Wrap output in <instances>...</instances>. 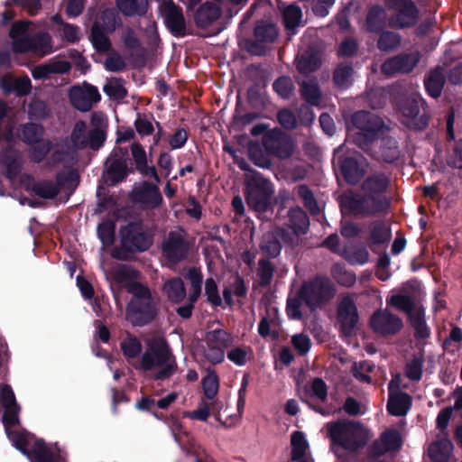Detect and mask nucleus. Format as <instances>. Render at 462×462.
<instances>
[{
  "instance_id": "obj_11",
  "label": "nucleus",
  "mask_w": 462,
  "mask_h": 462,
  "mask_svg": "<svg viewBox=\"0 0 462 462\" xmlns=\"http://www.w3.org/2000/svg\"><path fill=\"white\" fill-rule=\"evenodd\" d=\"M282 244L294 245L295 236L284 227L276 226L263 234L259 248L263 258H277L281 254Z\"/></svg>"
},
{
  "instance_id": "obj_21",
  "label": "nucleus",
  "mask_w": 462,
  "mask_h": 462,
  "mask_svg": "<svg viewBox=\"0 0 462 462\" xmlns=\"http://www.w3.org/2000/svg\"><path fill=\"white\" fill-rule=\"evenodd\" d=\"M134 172V168L128 167L125 162L106 159L105 162L104 178L107 186L113 187L125 181Z\"/></svg>"
},
{
  "instance_id": "obj_4",
  "label": "nucleus",
  "mask_w": 462,
  "mask_h": 462,
  "mask_svg": "<svg viewBox=\"0 0 462 462\" xmlns=\"http://www.w3.org/2000/svg\"><path fill=\"white\" fill-rule=\"evenodd\" d=\"M245 198L247 206L254 210L260 218H268L273 212V196L274 193L273 183L263 178L259 172L245 179Z\"/></svg>"
},
{
  "instance_id": "obj_49",
  "label": "nucleus",
  "mask_w": 462,
  "mask_h": 462,
  "mask_svg": "<svg viewBox=\"0 0 462 462\" xmlns=\"http://www.w3.org/2000/svg\"><path fill=\"white\" fill-rule=\"evenodd\" d=\"M29 158L34 163H40L44 161L47 155L53 148V143L49 139H41L38 143L30 145Z\"/></svg>"
},
{
  "instance_id": "obj_17",
  "label": "nucleus",
  "mask_w": 462,
  "mask_h": 462,
  "mask_svg": "<svg viewBox=\"0 0 462 462\" xmlns=\"http://www.w3.org/2000/svg\"><path fill=\"white\" fill-rule=\"evenodd\" d=\"M368 236L366 238L370 250L379 254L380 247L387 246L392 239V231L389 225L383 220H374L368 225Z\"/></svg>"
},
{
  "instance_id": "obj_54",
  "label": "nucleus",
  "mask_w": 462,
  "mask_h": 462,
  "mask_svg": "<svg viewBox=\"0 0 462 462\" xmlns=\"http://www.w3.org/2000/svg\"><path fill=\"white\" fill-rule=\"evenodd\" d=\"M298 197L303 201L304 206L310 210L312 216L318 214V200L312 190L306 184H300L296 188Z\"/></svg>"
},
{
  "instance_id": "obj_18",
  "label": "nucleus",
  "mask_w": 462,
  "mask_h": 462,
  "mask_svg": "<svg viewBox=\"0 0 462 462\" xmlns=\"http://www.w3.org/2000/svg\"><path fill=\"white\" fill-rule=\"evenodd\" d=\"M158 184L149 181L142 182L138 188L133 190V200L146 206L148 208L154 209L159 208L163 202V198Z\"/></svg>"
},
{
  "instance_id": "obj_26",
  "label": "nucleus",
  "mask_w": 462,
  "mask_h": 462,
  "mask_svg": "<svg viewBox=\"0 0 462 462\" xmlns=\"http://www.w3.org/2000/svg\"><path fill=\"white\" fill-rule=\"evenodd\" d=\"M288 226L295 236V245L299 236L306 235L310 227V217L300 207L291 208L288 211Z\"/></svg>"
},
{
  "instance_id": "obj_42",
  "label": "nucleus",
  "mask_w": 462,
  "mask_h": 462,
  "mask_svg": "<svg viewBox=\"0 0 462 462\" xmlns=\"http://www.w3.org/2000/svg\"><path fill=\"white\" fill-rule=\"evenodd\" d=\"M354 69L350 63H339L333 72V82L338 88L345 89L351 85Z\"/></svg>"
},
{
  "instance_id": "obj_12",
  "label": "nucleus",
  "mask_w": 462,
  "mask_h": 462,
  "mask_svg": "<svg viewBox=\"0 0 462 462\" xmlns=\"http://www.w3.org/2000/svg\"><path fill=\"white\" fill-rule=\"evenodd\" d=\"M369 326L374 333L385 337L399 333L403 327V322L388 309H379L370 317Z\"/></svg>"
},
{
  "instance_id": "obj_20",
  "label": "nucleus",
  "mask_w": 462,
  "mask_h": 462,
  "mask_svg": "<svg viewBox=\"0 0 462 462\" xmlns=\"http://www.w3.org/2000/svg\"><path fill=\"white\" fill-rule=\"evenodd\" d=\"M337 165L343 179L349 185L358 184L365 177V170L361 167L358 160L353 156H339Z\"/></svg>"
},
{
  "instance_id": "obj_13",
  "label": "nucleus",
  "mask_w": 462,
  "mask_h": 462,
  "mask_svg": "<svg viewBox=\"0 0 462 462\" xmlns=\"http://www.w3.org/2000/svg\"><path fill=\"white\" fill-rule=\"evenodd\" d=\"M161 12L164 24L172 36L181 38L187 35L186 21L180 5H176L173 0H165Z\"/></svg>"
},
{
  "instance_id": "obj_58",
  "label": "nucleus",
  "mask_w": 462,
  "mask_h": 462,
  "mask_svg": "<svg viewBox=\"0 0 462 462\" xmlns=\"http://www.w3.org/2000/svg\"><path fill=\"white\" fill-rule=\"evenodd\" d=\"M120 347L126 358H135L143 349L141 341L130 334L120 343Z\"/></svg>"
},
{
  "instance_id": "obj_31",
  "label": "nucleus",
  "mask_w": 462,
  "mask_h": 462,
  "mask_svg": "<svg viewBox=\"0 0 462 462\" xmlns=\"http://www.w3.org/2000/svg\"><path fill=\"white\" fill-rule=\"evenodd\" d=\"M221 15V9L212 2L199 5L194 14V21L199 28L204 29L211 25Z\"/></svg>"
},
{
  "instance_id": "obj_46",
  "label": "nucleus",
  "mask_w": 462,
  "mask_h": 462,
  "mask_svg": "<svg viewBox=\"0 0 462 462\" xmlns=\"http://www.w3.org/2000/svg\"><path fill=\"white\" fill-rule=\"evenodd\" d=\"M254 34L261 42L273 43L277 39L278 32L274 24L261 21L255 25Z\"/></svg>"
},
{
  "instance_id": "obj_38",
  "label": "nucleus",
  "mask_w": 462,
  "mask_h": 462,
  "mask_svg": "<svg viewBox=\"0 0 462 462\" xmlns=\"http://www.w3.org/2000/svg\"><path fill=\"white\" fill-rule=\"evenodd\" d=\"M106 31L99 22H95L90 30V41L95 50L99 53H105L112 48L111 41L106 35Z\"/></svg>"
},
{
  "instance_id": "obj_64",
  "label": "nucleus",
  "mask_w": 462,
  "mask_h": 462,
  "mask_svg": "<svg viewBox=\"0 0 462 462\" xmlns=\"http://www.w3.org/2000/svg\"><path fill=\"white\" fill-rule=\"evenodd\" d=\"M277 121L285 130H295L299 124L296 114L288 107H283L277 112Z\"/></svg>"
},
{
  "instance_id": "obj_22",
  "label": "nucleus",
  "mask_w": 462,
  "mask_h": 462,
  "mask_svg": "<svg viewBox=\"0 0 462 462\" xmlns=\"http://www.w3.org/2000/svg\"><path fill=\"white\" fill-rule=\"evenodd\" d=\"M131 153L135 165L134 171H136L143 177L152 178L156 183H160L161 179L157 170L153 165H148L146 152L140 143L131 144Z\"/></svg>"
},
{
  "instance_id": "obj_3",
  "label": "nucleus",
  "mask_w": 462,
  "mask_h": 462,
  "mask_svg": "<svg viewBox=\"0 0 462 462\" xmlns=\"http://www.w3.org/2000/svg\"><path fill=\"white\" fill-rule=\"evenodd\" d=\"M156 367H161L153 376L157 381L170 378L177 369V364L165 339L151 341L139 364L134 365L135 369L145 372Z\"/></svg>"
},
{
  "instance_id": "obj_29",
  "label": "nucleus",
  "mask_w": 462,
  "mask_h": 462,
  "mask_svg": "<svg viewBox=\"0 0 462 462\" xmlns=\"http://www.w3.org/2000/svg\"><path fill=\"white\" fill-rule=\"evenodd\" d=\"M454 446L448 436H438L428 449L430 458L433 462H448L452 455Z\"/></svg>"
},
{
  "instance_id": "obj_28",
  "label": "nucleus",
  "mask_w": 462,
  "mask_h": 462,
  "mask_svg": "<svg viewBox=\"0 0 462 462\" xmlns=\"http://www.w3.org/2000/svg\"><path fill=\"white\" fill-rule=\"evenodd\" d=\"M412 405L411 396L405 392L388 394L386 410L389 414L396 417L405 416Z\"/></svg>"
},
{
  "instance_id": "obj_34",
  "label": "nucleus",
  "mask_w": 462,
  "mask_h": 462,
  "mask_svg": "<svg viewBox=\"0 0 462 462\" xmlns=\"http://www.w3.org/2000/svg\"><path fill=\"white\" fill-rule=\"evenodd\" d=\"M401 157L398 142L393 137L384 138L380 146L378 154L374 158L378 162H383L388 164L396 162Z\"/></svg>"
},
{
  "instance_id": "obj_30",
  "label": "nucleus",
  "mask_w": 462,
  "mask_h": 462,
  "mask_svg": "<svg viewBox=\"0 0 462 462\" xmlns=\"http://www.w3.org/2000/svg\"><path fill=\"white\" fill-rule=\"evenodd\" d=\"M387 13L380 5H372L365 16V29L370 33H379L386 28Z\"/></svg>"
},
{
  "instance_id": "obj_5",
  "label": "nucleus",
  "mask_w": 462,
  "mask_h": 462,
  "mask_svg": "<svg viewBox=\"0 0 462 462\" xmlns=\"http://www.w3.org/2000/svg\"><path fill=\"white\" fill-rule=\"evenodd\" d=\"M401 123L410 131L422 132L431 119L430 109L425 99L418 93H411L397 100Z\"/></svg>"
},
{
  "instance_id": "obj_44",
  "label": "nucleus",
  "mask_w": 462,
  "mask_h": 462,
  "mask_svg": "<svg viewBox=\"0 0 462 462\" xmlns=\"http://www.w3.org/2000/svg\"><path fill=\"white\" fill-rule=\"evenodd\" d=\"M276 271L275 265L268 258H260L258 261V267L256 271L259 279V284L262 287H267L271 284L274 273Z\"/></svg>"
},
{
  "instance_id": "obj_63",
  "label": "nucleus",
  "mask_w": 462,
  "mask_h": 462,
  "mask_svg": "<svg viewBox=\"0 0 462 462\" xmlns=\"http://www.w3.org/2000/svg\"><path fill=\"white\" fill-rule=\"evenodd\" d=\"M301 399L313 411H318V377L312 378L310 383L304 386Z\"/></svg>"
},
{
  "instance_id": "obj_10",
  "label": "nucleus",
  "mask_w": 462,
  "mask_h": 462,
  "mask_svg": "<svg viewBox=\"0 0 462 462\" xmlns=\"http://www.w3.org/2000/svg\"><path fill=\"white\" fill-rule=\"evenodd\" d=\"M262 143L268 155L281 160L290 158L294 152L291 136L279 127L267 131L262 138Z\"/></svg>"
},
{
  "instance_id": "obj_37",
  "label": "nucleus",
  "mask_w": 462,
  "mask_h": 462,
  "mask_svg": "<svg viewBox=\"0 0 462 462\" xmlns=\"http://www.w3.org/2000/svg\"><path fill=\"white\" fill-rule=\"evenodd\" d=\"M162 291L171 302L176 304L180 303L187 295L184 282L180 277L167 280L162 286Z\"/></svg>"
},
{
  "instance_id": "obj_51",
  "label": "nucleus",
  "mask_w": 462,
  "mask_h": 462,
  "mask_svg": "<svg viewBox=\"0 0 462 462\" xmlns=\"http://www.w3.org/2000/svg\"><path fill=\"white\" fill-rule=\"evenodd\" d=\"M79 176L74 170H70L67 172L60 171L56 174V182L61 189L69 191V194L73 193L79 185Z\"/></svg>"
},
{
  "instance_id": "obj_14",
  "label": "nucleus",
  "mask_w": 462,
  "mask_h": 462,
  "mask_svg": "<svg viewBox=\"0 0 462 462\" xmlns=\"http://www.w3.org/2000/svg\"><path fill=\"white\" fill-rule=\"evenodd\" d=\"M337 319L343 335H353L359 321V314L355 300L349 296L344 297L338 303Z\"/></svg>"
},
{
  "instance_id": "obj_32",
  "label": "nucleus",
  "mask_w": 462,
  "mask_h": 462,
  "mask_svg": "<svg viewBox=\"0 0 462 462\" xmlns=\"http://www.w3.org/2000/svg\"><path fill=\"white\" fill-rule=\"evenodd\" d=\"M291 459L296 462H310L307 458L309 442L304 432L295 430L291 434Z\"/></svg>"
},
{
  "instance_id": "obj_6",
  "label": "nucleus",
  "mask_w": 462,
  "mask_h": 462,
  "mask_svg": "<svg viewBox=\"0 0 462 462\" xmlns=\"http://www.w3.org/2000/svg\"><path fill=\"white\" fill-rule=\"evenodd\" d=\"M328 426L332 444L345 450L356 452L368 442L369 431L360 422L338 420Z\"/></svg>"
},
{
  "instance_id": "obj_25",
  "label": "nucleus",
  "mask_w": 462,
  "mask_h": 462,
  "mask_svg": "<svg viewBox=\"0 0 462 462\" xmlns=\"http://www.w3.org/2000/svg\"><path fill=\"white\" fill-rule=\"evenodd\" d=\"M351 122L359 132L378 134L383 125V120L379 116L365 110L355 112L352 116Z\"/></svg>"
},
{
  "instance_id": "obj_9",
  "label": "nucleus",
  "mask_w": 462,
  "mask_h": 462,
  "mask_svg": "<svg viewBox=\"0 0 462 462\" xmlns=\"http://www.w3.org/2000/svg\"><path fill=\"white\" fill-rule=\"evenodd\" d=\"M390 10L395 13L389 19V26L396 30L415 27L420 17L419 7L412 0H384Z\"/></svg>"
},
{
  "instance_id": "obj_8",
  "label": "nucleus",
  "mask_w": 462,
  "mask_h": 462,
  "mask_svg": "<svg viewBox=\"0 0 462 462\" xmlns=\"http://www.w3.org/2000/svg\"><path fill=\"white\" fill-rule=\"evenodd\" d=\"M302 304L310 312H315L318 309V274L310 281L304 282L294 297L287 299L286 313L290 319H303V313L300 310Z\"/></svg>"
},
{
  "instance_id": "obj_56",
  "label": "nucleus",
  "mask_w": 462,
  "mask_h": 462,
  "mask_svg": "<svg viewBox=\"0 0 462 462\" xmlns=\"http://www.w3.org/2000/svg\"><path fill=\"white\" fill-rule=\"evenodd\" d=\"M69 99L72 106L81 112L89 111L93 106L84 95L82 88L79 86H74L70 88Z\"/></svg>"
},
{
  "instance_id": "obj_41",
  "label": "nucleus",
  "mask_w": 462,
  "mask_h": 462,
  "mask_svg": "<svg viewBox=\"0 0 462 462\" xmlns=\"http://www.w3.org/2000/svg\"><path fill=\"white\" fill-rule=\"evenodd\" d=\"M273 89L283 100H290L295 97V84L290 76L278 77L273 83Z\"/></svg>"
},
{
  "instance_id": "obj_60",
  "label": "nucleus",
  "mask_w": 462,
  "mask_h": 462,
  "mask_svg": "<svg viewBox=\"0 0 462 462\" xmlns=\"http://www.w3.org/2000/svg\"><path fill=\"white\" fill-rule=\"evenodd\" d=\"M139 275L140 272L129 264H119L112 273L113 279L117 283L135 280Z\"/></svg>"
},
{
  "instance_id": "obj_19",
  "label": "nucleus",
  "mask_w": 462,
  "mask_h": 462,
  "mask_svg": "<svg viewBox=\"0 0 462 462\" xmlns=\"http://www.w3.org/2000/svg\"><path fill=\"white\" fill-rule=\"evenodd\" d=\"M419 62V54L402 53L387 59L382 65V72L391 76L410 73Z\"/></svg>"
},
{
  "instance_id": "obj_53",
  "label": "nucleus",
  "mask_w": 462,
  "mask_h": 462,
  "mask_svg": "<svg viewBox=\"0 0 462 462\" xmlns=\"http://www.w3.org/2000/svg\"><path fill=\"white\" fill-rule=\"evenodd\" d=\"M49 113L48 106L43 100L32 99L28 104L27 116L30 120H45L49 116Z\"/></svg>"
},
{
  "instance_id": "obj_47",
  "label": "nucleus",
  "mask_w": 462,
  "mask_h": 462,
  "mask_svg": "<svg viewBox=\"0 0 462 462\" xmlns=\"http://www.w3.org/2000/svg\"><path fill=\"white\" fill-rule=\"evenodd\" d=\"M32 190L38 197L44 199H53L60 194V187L57 182L51 180H40L33 183Z\"/></svg>"
},
{
  "instance_id": "obj_36",
  "label": "nucleus",
  "mask_w": 462,
  "mask_h": 462,
  "mask_svg": "<svg viewBox=\"0 0 462 462\" xmlns=\"http://www.w3.org/2000/svg\"><path fill=\"white\" fill-rule=\"evenodd\" d=\"M116 5L125 17L144 16L149 2L148 0H116Z\"/></svg>"
},
{
  "instance_id": "obj_35",
  "label": "nucleus",
  "mask_w": 462,
  "mask_h": 462,
  "mask_svg": "<svg viewBox=\"0 0 462 462\" xmlns=\"http://www.w3.org/2000/svg\"><path fill=\"white\" fill-rule=\"evenodd\" d=\"M299 85V92L300 98L305 103L318 106V78L313 76L311 78H296Z\"/></svg>"
},
{
  "instance_id": "obj_62",
  "label": "nucleus",
  "mask_w": 462,
  "mask_h": 462,
  "mask_svg": "<svg viewBox=\"0 0 462 462\" xmlns=\"http://www.w3.org/2000/svg\"><path fill=\"white\" fill-rule=\"evenodd\" d=\"M391 305L394 306L399 310H402L409 315V318L415 313L414 311V301L412 298L405 294H395L393 295L388 301Z\"/></svg>"
},
{
  "instance_id": "obj_57",
  "label": "nucleus",
  "mask_w": 462,
  "mask_h": 462,
  "mask_svg": "<svg viewBox=\"0 0 462 462\" xmlns=\"http://www.w3.org/2000/svg\"><path fill=\"white\" fill-rule=\"evenodd\" d=\"M379 137L378 134L374 133H365V132H356L352 135L353 143L369 155H372L371 150L373 143Z\"/></svg>"
},
{
  "instance_id": "obj_40",
  "label": "nucleus",
  "mask_w": 462,
  "mask_h": 462,
  "mask_svg": "<svg viewBox=\"0 0 462 462\" xmlns=\"http://www.w3.org/2000/svg\"><path fill=\"white\" fill-rule=\"evenodd\" d=\"M376 41V47L380 51L391 52L395 51L401 44L402 37L398 32L383 30Z\"/></svg>"
},
{
  "instance_id": "obj_23",
  "label": "nucleus",
  "mask_w": 462,
  "mask_h": 462,
  "mask_svg": "<svg viewBox=\"0 0 462 462\" xmlns=\"http://www.w3.org/2000/svg\"><path fill=\"white\" fill-rule=\"evenodd\" d=\"M294 65L301 78H311V73L318 70V46L310 45L294 60Z\"/></svg>"
},
{
  "instance_id": "obj_24",
  "label": "nucleus",
  "mask_w": 462,
  "mask_h": 462,
  "mask_svg": "<svg viewBox=\"0 0 462 462\" xmlns=\"http://www.w3.org/2000/svg\"><path fill=\"white\" fill-rule=\"evenodd\" d=\"M0 88L6 96L15 93L17 97H24L31 92L32 82L28 76L16 79L7 73L0 77Z\"/></svg>"
},
{
  "instance_id": "obj_50",
  "label": "nucleus",
  "mask_w": 462,
  "mask_h": 462,
  "mask_svg": "<svg viewBox=\"0 0 462 462\" xmlns=\"http://www.w3.org/2000/svg\"><path fill=\"white\" fill-rule=\"evenodd\" d=\"M331 274L336 282L344 287H352L356 281L354 272L346 269L344 264L336 263L331 268Z\"/></svg>"
},
{
  "instance_id": "obj_52",
  "label": "nucleus",
  "mask_w": 462,
  "mask_h": 462,
  "mask_svg": "<svg viewBox=\"0 0 462 462\" xmlns=\"http://www.w3.org/2000/svg\"><path fill=\"white\" fill-rule=\"evenodd\" d=\"M97 236L103 245L109 246L115 242L116 224L111 219H106L98 224Z\"/></svg>"
},
{
  "instance_id": "obj_59",
  "label": "nucleus",
  "mask_w": 462,
  "mask_h": 462,
  "mask_svg": "<svg viewBox=\"0 0 462 462\" xmlns=\"http://www.w3.org/2000/svg\"><path fill=\"white\" fill-rule=\"evenodd\" d=\"M302 12L295 4L289 5L282 12L283 23L286 29L296 28L300 22Z\"/></svg>"
},
{
  "instance_id": "obj_1",
  "label": "nucleus",
  "mask_w": 462,
  "mask_h": 462,
  "mask_svg": "<svg viewBox=\"0 0 462 462\" xmlns=\"http://www.w3.org/2000/svg\"><path fill=\"white\" fill-rule=\"evenodd\" d=\"M153 231L142 219L127 222L119 229L120 244L112 256L119 261L132 260L135 254L143 253L153 244Z\"/></svg>"
},
{
  "instance_id": "obj_48",
  "label": "nucleus",
  "mask_w": 462,
  "mask_h": 462,
  "mask_svg": "<svg viewBox=\"0 0 462 462\" xmlns=\"http://www.w3.org/2000/svg\"><path fill=\"white\" fill-rule=\"evenodd\" d=\"M206 343L207 346H217L226 349L232 345L233 337L227 331L216 328L206 334Z\"/></svg>"
},
{
  "instance_id": "obj_55",
  "label": "nucleus",
  "mask_w": 462,
  "mask_h": 462,
  "mask_svg": "<svg viewBox=\"0 0 462 462\" xmlns=\"http://www.w3.org/2000/svg\"><path fill=\"white\" fill-rule=\"evenodd\" d=\"M99 20L101 21L100 24L103 25L104 30L108 33L114 32L122 24L117 12L113 8H106L102 11Z\"/></svg>"
},
{
  "instance_id": "obj_61",
  "label": "nucleus",
  "mask_w": 462,
  "mask_h": 462,
  "mask_svg": "<svg viewBox=\"0 0 462 462\" xmlns=\"http://www.w3.org/2000/svg\"><path fill=\"white\" fill-rule=\"evenodd\" d=\"M335 283L328 278L319 275V308L335 298L337 294Z\"/></svg>"
},
{
  "instance_id": "obj_39",
  "label": "nucleus",
  "mask_w": 462,
  "mask_h": 462,
  "mask_svg": "<svg viewBox=\"0 0 462 462\" xmlns=\"http://www.w3.org/2000/svg\"><path fill=\"white\" fill-rule=\"evenodd\" d=\"M445 84V77L439 69L431 70L424 80L425 89L429 96L437 98L441 95Z\"/></svg>"
},
{
  "instance_id": "obj_16",
  "label": "nucleus",
  "mask_w": 462,
  "mask_h": 462,
  "mask_svg": "<svg viewBox=\"0 0 462 462\" xmlns=\"http://www.w3.org/2000/svg\"><path fill=\"white\" fill-rule=\"evenodd\" d=\"M189 250V245L184 236L175 231H171L162 245L163 255L173 263L185 260Z\"/></svg>"
},
{
  "instance_id": "obj_33",
  "label": "nucleus",
  "mask_w": 462,
  "mask_h": 462,
  "mask_svg": "<svg viewBox=\"0 0 462 462\" xmlns=\"http://www.w3.org/2000/svg\"><path fill=\"white\" fill-rule=\"evenodd\" d=\"M43 135L44 127L41 124L28 122L19 125L17 137L27 145L38 143Z\"/></svg>"
},
{
  "instance_id": "obj_45",
  "label": "nucleus",
  "mask_w": 462,
  "mask_h": 462,
  "mask_svg": "<svg viewBox=\"0 0 462 462\" xmlns=\"http://www.w3.org/2000/svg\"><path fill=\"white\" fill-rule=\"evenodd\" d=\"M411 325L414 328L417 339H426L430 336V329L426 324L423 309H418L410 318Z\"/></svg>"
},
{
  "instance_id": "obj_2",
  "label": "nucleus",
  "mask_w": 462,
  "mask_h": 462,
  "mask_svg": "<svg viewBox=\"0 0 462 462\" xmlns=\"http://www.w3.org/2000/svg\"><path fill=\"white\" fill-rule=\"evenodd\" d=\"M132 295L126 306V318L134 327H143L152 323L158 315V308L147 285L132 282L127 286Z\"/></svg>"
},
{
  "instance_id": "obj_15",
  "label": "nucleus",
  "mask_w": 462,
  "mask_h": 462,
  "mask_svg": "<svg viewBox=\"0 0 462 462\" xmlns=\"http://www.w3.org/2000/svg\"><path fill=\"white\" fill-rule=\"evenodd\" d=\"M391 177L383 171L370 173L362 182L363 192L385 201V207L389 209L391 201L386 197V192L391 185Z\"/></svg>"
},
{
  "instance_id": "obj_27",
  "label": "nucleus",
  "mask_w": 462,
  "mask_h": 462,
  "mask_svg": "<svg viewBox=\"0 0 462 462\" xmlns=\"http://www.w3.org/2000/svg\"><path fill=\"white\" fill-rule=\"evenodd\" d=\"M0 165L5 168V178L14 180L22 171L19 152L10 147L5 148L0 152Z\"/></svg>"
},
{
  "instance_id": "obj_43",
  "label": "nucleus",
  "mask_w": 462,
  "mask_h": 462,
  "mask_svg": "<svg viewBox=\"0 0 462 462\" xmlns=\"http://www.w3.org/2000/svg\"><path fill=\"white\" fill-rule=\"evenodd\" d=\"M26 457L34 462H54V455L43 439H37Z\"/></svg>"
},
{
  "instance_id": "obj_7",
  "label": "nucleus",
  "mask_w": 462,
  "mask_h": 462,
  "mask_svg": "<svg viewBox=\"0 0 462 462\" xmlns=\"http://www.w3.org/2000/svg\"><path fill=\"white\" fill-rule=\"evenodd\" d=\"M342 212L354 217H369L387 212L385 201L363 192H345L340 199Z\"/></svg>"
}]
</instances>
